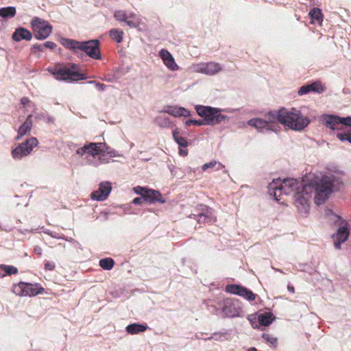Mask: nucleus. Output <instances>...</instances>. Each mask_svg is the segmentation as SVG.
<instances>
[{"label":"nucleus","mask_w":351,"mask_h":351,"mask_svg":"<svg viewBox=\"0 0 351 351\" xmlns=\"http://www.w3.org/2000/svg\"><path fill=\"white\" fill-rule=\"evenodd\" d=\"M60 43L66 49L72 51L78 58L84 56L83 53L95 60H101L100 42L97 39L86 41L62 38Z\"/></svg>","instance_id":"f257e3e1"},{"label":"nucleus","mask_w":351,"mask_h":351,"mask_svg":"<svg viewBox=\"0 0 351 351\" xmlns=\"http://www.w3.org/2000/svg\"><path fill=\"white\" fill-rule=\"evenodd\" d=\"M278 123H281L295 131L303 130L310 123V119L303 116L296 108L291 110L282 108L276 110Z\"/></svg>","instance_id":"f03ea898"},{"label":"nucleus","mask_w":351,"mask_h":351,"mask_svg":"<svg viewBox=\"0 0 351 351\" xmlns=\"http://www.w3.org/2000/svg\"><path fill=\"white\" fill-rule=\"evenodd\" d=\"M300 182L295 178H287L283 180L280 179L274 180L268 185V192L271 196H273L276 201H278V197L282 194L289 195L300 192Z\"/></svg>","instance_id":"7ed1b4c3"},{"label":"nucleus","mask_w":351,"mask_h":351,"mask_svg":"<svg viewBox=\"0 0 351 351\" xmlns=\"http://www.w3.org/2000/svg\"><path fill=\"white\" fill-rule=\"evenodd\" d=\"M195 110L202 117L204 125H215L229 119L227 115L222 114L221 110L217 108L197 105Z\"/></svg>","instance_id":"20e7f679"},{"label":"nucleus","mask_w":351,"mask_h":351,"mask_svg":"<svg viewBox=\"0 0 351 351\" xmlns=\"http://www.w3.org/2000/svg\"><path fill=\"white\" fill-rule=\"evenodd\" d=\"M276 110L269 111L265 115V119L254 118L247 121V124L256 128L259 132L264 131L277 132L278 119Z\"/></svg>","instance_id":"39448f33"},{"label":"nucleus","mask_w":351,"mask_h":351,"mask_svg":"<svg viewBox=\"0 0 351 351\" xmlns=\"http://www.w3.org/2000/svg\"><path fill=\"white\" fill-rule=\"evenodd\" d=\"M330 212L333 217L335 223L339 226L337 232L332 235L334 247L336 250H339L341 249V245L348 240L350 230L347 222L342 217L333 213L332 211Z\"/></svg>","instance_id":"423d86ee"},{"label":"nucleus","mask_w":351,"mask_h":351,"mask_svg":"<svg viewBox=\"0 0 351 351\" xmlns=\"http://www.w3.org/2000/svg\"><path fill=\"white\" fill-rule=\"evenodd\" d=\"M31 26L35 38L40 40L47 38L53 30L52 25L47 21L37 16H34L32 19Z\"/></svg>","instance_id":"0eeeda50"},{"label":"nucleus","mask_w":351,"mask_h":351,"mask_svg":"<svg viewBox=\"0 0 351 351\" xmlns=\"http://www.w3.org/2000/svg\"><path fill=\"white\" fill-rule=\"evenodd\" d=\"M333 191V184L328 177L322 179L320 184H316L315 189V203L320 205L325 202Z\"/></svg>","instance_id":"6e6552de"},{"label":"nucleus","mask_w":351,"mask_h":351,"mask_svg":"<svg viewBox=\"0 0 351 351\" xmlns=\"http://www.w3.org/2000/svg\"><path fill=\"white\" fill-rule=\"evenodd\" d=\"M87 147V154L93 157L92 159L88 160V163L95 167H97L101 164L108 163V161L106 160L101 156L103 147L105 144L103 143H88L86 144Z\"/></svg>","instance_id":"1a4fd4ad"},{"label":"nucleus","mask_w":351,"mask_h":351,"mask_svg":"<svg viewBox=\"0 0 351 351\" xmlns=\"http://www.w3.org/2000/svg\"><path fill=\"white\" fill-rule=\"evenodd\" d=\"M197 213L191 214L190 218L195 219L199 224H212L216 221L212 208L204 204L197 207Z\"/></svg>","instance_id":"9d476101"},{"label":"nucleus","mask_w":351,"mask_h":351,"mask_svg":"<svg viewBox=\"0 0 351 351\" xmlns=\"http://www.w3.org/2000/svg\"><path fill=\"white\" fill-rule=\"evenodd\" d=\"M58 80L73 82L86 79V76L77 71H71L69 68L59 67L54 70H49Z\"/></svg>","instance_id":"9b49d317"},{"label":"nucleus","mask_w":351,"mask_h":351,"mask_svg":"<svg viewBox=\"0 0 351 351\" xmlns=\"http://www.w3.org/2000/svg\"><path fill=\"white\" fill-rule=\"evenodd\" d=\"M38 141L36 138L31 137L25 142L20 143L12 151V156L14 160H21L30 154L34 147H36Z\"/></svg>","instance_id":"f8f14e48"},{"label":"nucleus","mask_w":351,"mask_h":351,"mask_svg":"<svg viewBox=\"0 0 351 351\" xmlns=\"http://www.w3.org/2000/svg\"><path fill=\"white\" fill-rule=\"evenodd\" d=\"M221 307V317H235L240 315L241 308L238 300L226 298L219 304Z\"/></svg>","instance_id":"ddd939ff"},{"label":"nucleus","mask_w":351,"mask_h":351,"mask_svg":"<svg viewBox=\"0 0 351 351\" xmlns=\"http://www.w3.org/2000/svg\"><path fill=\"white\" fill-rule=\"evenodd\" d=\"M192 69L196 73L207 75H215L222 70V66L219 63L215 62H200L193 64Z\"/></svg>","instance_id":"4468645a"},{"label":"nucleus","mask_w":351,"mask_h":351,"mask_svg":"<svg viewBox=\"0 0 351 351\" xmlns=\"http://www.w3.org/2000/svg\"><path fill=\"white\" fill-rule=\"evenodd\" d=\"M226 291L231 294L238 295L250 302L254 301L257 296L251 290L240 285H228L226 287Z\"/></svg>","instance_id":"2eb2a0df"},{"label":"nucleus","mask_w":351,"mask_h":351,"mask_svg":"<svg viewBox=\"0 0 351 351\" xmlns=\"http://www.w3.org/2000/svg\"><path fill=\"white\" fill-rule=\"evenodd\" d=\"M112 190V186L109 182H101L99 189L92 192L90 197L97 201H104L107 199Z\"/></svg>","instance_id":"dca6fc26"},{"label":"nucleus","mask_w":351,"mask_h":351,"mask_svg":"<svg viewBox=\"0 0 351 351\" xmlns=\"http://www.w3.org/2000/svg\"><path fill=\"white\" fill-rule=\"evenodd\" d=\"M112 190V186L109 182H101L99 189L92 192L90 197L97 201H104L107 199Z\"/></svg>","instance_id":"f3484780"},{"label":"nucleus","mask_w":351,"mask_h":351,"mask_svg":"<svg viewBox=\"0 0 351 351\" xmlns=\"http://www.w3.org/2000/svg\"><path fill=\"white\" fill-rule=\"evenodd\" d=\"M112 190V186L109 182H101L99 189L92 192L90 197L97 201H104L107 199Z\"/></svg>","instance_id":"a211bd4d"},{"label":"nucleus","mask_w":351,"mask_h":351,"mask_svg":"<svg viewBox=\"0 0 351 351\" xmlns=\"http://www.w3.org/2000/svg\"><path fill=\"white\" fill-rule=\"evenodd\" d=\"M322 120L326 127L332 130H340L343 128V117L336 115H325Z\"/></svg>","instance_id":"6ab92c4d"},{"label":"nucleus","mask_w":351,"mask_h":351,"mask_svg":"<svg viewBox=\"0 0 351 351\" xmlns=\"http://www.w3.org/2000/svg\"><path fill=\"white\" fill-rule=\"evenodd\" d=\"M159 56L162 59L164 64L171 71H175L179 69L178 65L176 64L174 58L170 52L165 49L159 51Z\"/></svg>","instance_id":"aec40b11"},{"label":"nucleus","mask_w":351,"mask_h":351,"mask_svg":"<svg viewBox=\"0 0 351 351\" xmlns=\"http://www.w3.org/2000/svg\"><path fill=\"white\" fill-rule=\"evenodd\" d=\"M295 204L301 213H307L309 210V198L297 192L294 195Z\"/></svg>","instance_id":"412c9836"},{"label":"nucleus","mask_w":351,"mask_h":351,"mask_svg":"<svg viewBox=\"0 0 351 351\" xmlns=\"http://www.w3.org/2000/svg\"><path fill=\"white\" fill-rule=\"evenodd\" d=\"M164 112L175 117H189L191 115V111L183 107L169 106L166 107Z\"/></svg>","instance_id":"4be33fe9"},{"label":"nucleus","mask_w":351,"mask_h":351,"mask_svg":"<svg viewBox=\"0 0 351 351\" xmlns=\"http://www.w3.org/2000/svg\"><path fill=\"white\" fill-rule=\"evenodd\" d=\"M33 34L28 29L25 27H18L15 29L12 34V39L16 42H19L22 40H30L32 38Z\"/></svg>","instance_id":"5701e85b"},{"label":"nucleus","mask_w":351,"mask_h":351,"mask_svg":"<svg viewBox=\"0 0 351 351\" xmlns=\"http://www.w3.org/2000/svg\"><path fill=\"white\" fill-rule=\"evenodd\" d=\"M145 202L149 204L165 202V199L162 197L160 192L152 189H147V191H145Z\"/></svg>","instance_id":"b1692460"},{"label":"nucleus","mask_w":351,"mask_h":351,"mask_svg":"<svg viewBox=\"0 0 351 351\" xmlns=\"http://www.w3.org/2000/svg\"><path fill=\"white\" fill-rule=\"evenodd\" d=\"M32 114H29L26 118L24 123L19 127L18 130V134L16 137V141H19L23 136L26 135L32 130L33 123L32 121Z\"/></svg>","instance_id":"393cba45"},{"label":"nucleus","mask_w":351,"mask_h":351,"mask_svg":"<svg viewBox=\"0 0 351 351\" xmlns=\"http://www.w3.org/2000/svg\"><path fill=\"white\" fill-rule=\"evenodd\" d=\"M258 323L261 326H269L276 319L274 314L271 312H259L257 313Z\"/></svg>","instance_id":"a878e982"},{"label":"nucleus","mask_w":351,"mask_h":351,"mask_svg":"<svg viewBox=\"0 0 351 351\" xmlns=\"http://www.w3.org/2000/svg\"><path fill=\"white\" fill-rule=\"evenodd\" d=\"M24 296H35L44 291V289L38 287L37 284L33 285L24 282Z\"/></svg>","instance_id":"bb28decb"},{"label":"nucleus","mask_w":351,"mask_h":351,"mask_svg":"<svg viewBox=\"0 0 351 351\" xmlns=\"http://www.w3.org/2000/svg\"><path fill=\"white\" fill-rule=\"evenodd\" d=\"M172 134L173 139L179 145L180 147L186 148L188 146V140L182 135L178 128H176L175 130H173Z\"/></svg>","instance_id":"cd10ccee"},{"label":"nucleus","mask_w":351,"mask_h":351,"mask_svg":"<svg viewBox=\"0 0 351 351\" xmlns=\"http://www.w3.org/2000/svg\"><path fill=\"white\" fill-rule=\"evenodd\" d=\"M147 324H132L128 325L126 327V331L128 333L131 335L138 334L139 332H144L147 330Z\"/></svg>","instance_id":"c85d7f7f"},{"label":"nucleus","mask_w":351,"mask_h":351,"mask_svg":"<svg viewBox=\"0 0 351 351\" xmlns=\"http://www.w3.org/2000/svg\"><path fill=\"white\" fill-rule=\"evenodd\" d=\"M300 193L301 194L304 195L306 197L308 198L311 197V195L315 192V189L316 187V184L313 183L311 184H304L303 182H300Z\"/></svg>","instance_id":"c756f323"},{"label":"nucleus","mask_w":351,"mask_h":351,"mask_svg":"<svg viewBox=\"0 0 351 351\" xmlns=\"http://www.w3.org/2000/svg\"><path fill=\"white\" fill-rule=\"evenodd\" d=\"M16 8L8 6L0 8V16L3 19H10L15 16Z\"/></svg>","instance_id":"7c9ffc66"},{"label":"nucleus","mask_w":351,"mask_h":351,"mask_svg":"<svg viewBox=\"0 0 351 351\" xmlns=\"http://www.w3.org/2000/svg\"><path fill=\"white\" fill-rule=\"evenodd\" d=\"M18 273V269L12 265H0V276L3 277L5 275L16 274Z\"/></svg>","instance_id":"2f4dec72"},{"label":"nucleus","mask_w":351,"mask_h":351,"mask_svg":"<svg viewBox=\"0 0 351 351\" xmlns=\"http://www.w3.org/2000/svg\"><path fill=\"white\" fill-rule=\"evenodd\" d=\"M155 123L160 128H169L171 125L170 119L168 117L161 115L157 117L154 120Z\"/></svg>","instance_id":"473e14b6"},{"label":"nucleus","mask_w":351,"mask_h":351,"mask_svg":"<svg viewBox=\"0 0 351 351\" xmlns=\"http://www.w3.org/2000/svg\"><path fill=\"white\" fill-rule=\"evenodd\" d=\"M125 23L130 27H136L139 25V19L136 14L132 13L127 14Z\"/></svg>","instance_id":"72a5a7b5"},{"label":"nucleus","mask_w":351,"mask_h":351,"mask_svg":"<svg viewBox=\"0 0 351 351\" xmlns=\"http://www.w3.org/2000/svg\"><path fill=\"white\" fill-rule=\"evenodd\" d=\"M309 15L313 23H321L322 21V14L321 10L319 8H313L309 12Z\"/></svg>","instance_id":"f704fd0d"},{"label":"nucleus","mask_w":351,"mask_h":351,"mask_svg":"<svg viewBox=\"0 0 351 351\" xmlns=\"http://www.w3.org/2000/svg\"><path fill=\"white\" fill-rule=\"evenodd\" d=\"M99 265L105 270H110L114 265V261L112 258H105L99 261Z\"/></svg>","instance_id":"c9c22d12"},{"label":"nucleus","mask_w":351,"mask_h":351,"mask_svg":"<svg viewBox=\"0 0 351 351\" xmlns=\"http://www.w3.org/2000/svg\"><path fill=\"white\" fill-rule=\"evenodd\" d=\"M123 32L116 29H112L110 31V36L112 39L114 40L117 43H119L123 40Z\"/></svg>","instance_id":"e433bc0d"},{"label":"nucleus","mask_w":351,"mask_h":351,"mask_svg":"<svg viewBox=\"0 0 351 351\" xmlns=\"http://www.w3.org/2000/svg\"><path fill=\"white\" fill-rule=\"evenodd\" d=\"M24 282H21L16 285H14L12 288V292L19 296H24Z\"/></svg>","instance_id":"4c0bfd02"},{"label":"nucleus","mask_w":351,"mask_h":351,"mask_svg":"<svg viewBox=\"0 0 351 351\" xmlns=\"http://www.w3.org/2000/svg\"><path fill=\"white\" fill-rule=\"evenodd\" d=\"M217 165V170H220V169H221L225 167L224 165H223L221 163L218 162L216 160H212V161H210L209 162L205 163L202 166V170L203 171H206L208 168H213V167H215Z\"/></svg>","instance_id":"58836bf2"},{"label":"nucleus","mask_w":351,"mask_h":351,"mask_svg":"<svg viewBox=\"0 0 351 351\" xmlns=\"http://www.w3.org/2000/svg\"><path fill=\"white\" fill-rule=\"evenodd\" d=\"M311 92L321 93L324 91V87L320 82H315L309 84Z\"/></svg>","instance_id":"ea45409f"},{"label":"nucleus","mask_w":351,"mask_h":351,"mask_svg":"<svg viewBox=\"0 0 351 351\" xmlns=\"http://www.w3.org/2000/svg\"><path fill=\"white\" fill-rule=\"evenodd\" d=\"M207 310L212 314L221 317V307H217L215 304H206Z\"/></svg>","instance_id":"a19ab883"},{"label":"nucleus","mask_w":351,"mask_h":351,"mask_svg":"<svg viewBox=\"0 0 351 351\" xmlns=\"http://www.w3.org/2000/svg\"><path fill=\"white\" fill-rule=\"evenodd\" d=\"M262 337L269 344L276 346L277 343V338L274 337L269 334L263 333Z\"/></svg>","instance_id":"79ce46f5"},{"label":"nucleus","mask_w":351,"mask_h":351,"mask_svg":"<svg viewBox=\"0 0 351 351\" xmlns=\"http://www.w3.org/2000/svg\"><path fill=\"white\" fill-rule=\"evenodd\" d=\"M228 333L227 332H215L212 336L205 338L204 340H211L214 339L216 341H223V338Z\"/></svg>","instance_id":"37998d69"},{"label":"nucleus","mask_w":351,"mask_h":351,"mask_svg":"<svg viewBox=\"0 0 351 351\" xmlns=\"http://www.w3.org/2000/svg\"><path fill=\"white\" fill-rule=\"evenodd\" d=\"M337 137L341 141H348L351 143V130L347 133H337Z\"/></svg>","instance_id":"c03bdc74"},{"label":"nucleus","mask_w":351,"mask_h":351,"mask_svg":"<svg viewBox=\"0 0 351 351\" xmlns=\"http://www.w3.org/2000/svg\"><path fill=\"white\" fill-rule=\"evenodd\" d=\"M114 16L117 21H119L121 22H125V20L126 19L127 14L123 10H117L114 12Z\"/></svg>","instance_id":"a18cd8bd"},{"label":"nucleus","mask_w":351,"mask_h":351,"mask_svg":"<svg viewBox=\"0 0 351 351\" xmlns=\"http://www.w3.org/2000/svg\"><path fill=\"white\" fill-rule=\"evenodd\" d=\"M204 123H203L202 119H198V120L188 119L185 121L186 126H190L191 125H194L196 126H201V125H204Z\"/></svg>","instance_id":"49530a36"},{"label":"nucleus","mask_w":351,"mask_h":351,"mask_svg":"<svg viewBox=\"0 0 351 351\" xmlns=\"http://www.w3.org/2000/svg\"><path fill=\"white\" fill-rule=\"evenodd\" d=\"M248 320L250 321V322L252 324V326L254 328H258V325L257 324V322H258L257 314H255V315L252 314V315H249L248 316Z\"/></svg>","instance_id":"de8ad7c7"},{"label":"nucleus","mask_w":351,"mask_h":351,"mask_svg":"<svg viewBox=\"0 0 351 351\" xmlns=\"http://www.w3.org/2000/svg\"><path fill=\"white\" fill-rule=\"evenodd\" d=\"M311 93V88L309 84H306L302 86H301L298 90V95H306L308 93Z\"/></svg>","instance_id":"09e8293b"},{"label":"nucleus","mask_w":351,"mask_h":351,"mask_svg":"<svg viewBox=\"0 0 351 351\" xmlns=\"http://www.w3.org/2000/svg\"><path fill=\"white\" fill-rule=\"evenodd\" d=\"M56 268V264L53 261H45L44 269L46 271H53Z\"/></svg>","instance_id":"8fccbe9b"},{"label":"nucleus","mask_w":351,"mask_h":351,"mask_svg":"<svg viewBox=\"0 0 351 351\" xmlns=\"http://www.w3.org/2000/svg\"><path fill=\"white\" fill-rule=\"evenodd\" d=\"M88 83H89V84H95V87L99 91H104L106 90V85H105L104 84H101L100 82H97L96 81H90Z\"/></svg>","instance_id":"3c124183"},{"label":"nucleus","mask_w":351,"mask_h":351,"mask_svg":"<svg viewBox=\"0 0 351 351\" xmlns=\"http://www.w3.org/2000/svg\"><path fill=\"white\" fill-rule=\"evenodd\" d=\"M343 127H349L347 131L345 133H347L348 131L351 130V117H343Z\"/></svg>","instance_id":"603ef678"},{"label":"nucleus","mask_w":351,"mask_h":351,"mask_svg":"<svg viewBox=\"0 0 351 351\" xmlns=\"http://www.w3.org/2000/svg\"><path fill=\"white\" fill-rule=\"evenodd\" d=\"M43 45L39 44H34L31 47V51L32 53H36V51H43Z\"/></svg>","instance_id":"864d4df0"},{"label":"nucleus","mask_w":351,"mask_h":351,"mask_svg":"<svg viewBox=\"0 0 351 351\" xmlns=\"http://www.w3.org/2000/svg\"><path fill=\"white\" fill-rule=\"evenodd\" d=\"M147 189L142 186H136L134 188V191L136 194L141 195V196H143V195H145V191H147Z\"/></svg>","instance_id":"5fc2aeb1"},{"label":"nucleus","mask_w":351,"mask_h":351,"mask_svg":"<svg viewBox=\"0 0 351 351\" xmlns=\"http://www.w3.org/2000/svg\"><path fill=\"white\" fill-rule=\"evenodd\" d=\"M86 149H87V147L85 144L83 147H80L76 150V154L81 156H84V154H87Z\"/></svg>","instance_id":"6e6d98bb"},{"label":"nucleus","mask_w":351,"mask_h":351,"mask_svg":"<svg viewBox=\"0 0 351 351\" xmlns=\"http://www.w3.org/2000/svg\"><path fill=\"white\" fill-rule=\"evenodd\" d=\"M56 44L51 41H47L43 44V47L50 49H54L56 47Z\"/></svg>","instance_id":"4d7b16f0"},{"label":"nucleus","mask_w":351,"mask_h":351,"mask_svg":"<svg viewBox=\"0 0 351 351\" xmlns=\"http://www.w3.org/2000/svg\"><path fill=\"white\" fill-rule=\"evenodd\" d=\"M143 202H145V195H143V196L141 197H136L133 199V203L134 204H141Z\"/></svg>","instance_id":"13d9d810"},{"label":"nucleus","mask_w":351,"mask_h":351,"mask_svg":"<svg viewBox=\"0 0 351 351\" xmlns=\"http://www.w3.org/2000/svg\"><path fill=\"white\" fill-rule=\"evenodd\" d=\"M34 252L38 254V255H41L42 254V248L39 246H35L34 248Z\"/></svg>","instance_id":"bf43d9fd"},{"label":"nucleus","mask_w":351,"mask_h":351,"mask_svg":"<svg viewBox=\"0 0 351 351\" xmlns=\"http://www.w3.org/2000/svg\"><path fill=\"white\" fill-rule=\"evenodd\" d=\"M29 102V99L27 97H22L21 99V104L23 106H25Z\"/></svg>","instance_id":"052dcab7"},{"label":"nucleus","mask_w":351,"mask_h":351,"mask_svg":"<svg viewBox=\"0 0 351 351\" xmlns=\"http://www.w3.org/2000/svg\"><path fill=\"white\" fill-rule=\"evenodd\" d=\"M50 236L56 239H62L60 234L56 232H51V233H50Z\"/></svg>","instance_id":"680f3d73"},{"label":"nucleus","mask_w":351,"mask_h":351,"mask_svg":"<svg viewBox=\"0 0 351 351\" xmlns=\"http://www.w3.org/2000/svg\"><path fill=\"white\" fill-rule=\"evenodd\" d=\"M179 154L181 156H185L188 154V150L186 149L180 148L179 150Z\"/></svg>","instance_id":"e2e57ef3"},{"label":"nucleus","mask_w":351,"mask_h":351,"mask_svg":"<svg viewBox=\"0 0 351 351\" xmlns=\"http://www.w3.org/2000/svg\"><path fill=\"white\" fill-rule=\"evenodd\" d=\"M108 154L111 158L119 156V154H117V152L114 150H110V152H108Z\"/></svg>","instance_id":"0e129e2a"},{"label":"nucleus","mask_w":351,"mask_h":351,"mask_svg":"<svg viewBox=\"0 0 351 351\" xmlns=\"http://www.w3.org/2000/svg\"><path fill=\"white\" fill-rule=\"evenodd\" d=\"M46 121L47 123H53L55 121V118L52 116H47L46 117Z\"/></svg>","instance_id":"69168bd1"},{"label":"nucleus","mask_w":351,"mask_h":351,"mask_svg":"<svg viewBox=\"0 0 351 351\" xmlns=\"http://www.w3.org/2000/svg\"><path fill=\"white\" fill-rule=\"evenodd\" d=\"M35 117H36V119H42L45 118V115L44 112H41V113L37 114Z\"/></svg>","instance_id":"338daca9"},{"label":"nucleus","mask_w":351,"mask_h":351,"mask_svg":"<svg viewBox=\"0 0 351 351\" xmlns=\"http://www.w3.org/2000/svg\"><path fill=\"white\" fill-rule=\"evenodd\" d=\"M108 152H110V150L109 149L108 147L105 145V147H103V151H102L101 156L103 157L104 156V153L108 154Z\"/></svg>","instance_id":"774afa93"}]
</instances>
